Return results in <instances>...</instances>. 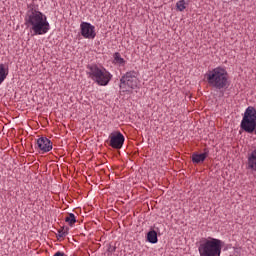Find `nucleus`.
Returning a JSON list of instances; mask_svg holds the SVG:
<instances>
[{"label":"nucleus","mask_w":256,"mask_h":256,"mask_svg":"<svg viewBox=\"0 0 256 256\" xmlns=\"http://www.w3.org/2000/svg\"><path fill=\"white\" fill-rule=\"evenodd\" d=\"M256 126V109L253 106H249L243 115L240 123V130L250 135L255 133Z\"/></svg>","instance_id":"obj_5"},{"label":"nucleus","mask_w":256,"mask_h":256,"mask_svg":"<svg viewBox=\"0 0 256 256\" xmlns=\"http://www.w3.org/2000/svg\"><path fill=\"white\" fill-rule=\"evenodd\" d=\"M205 77L208 85L219 91L218 97H224L225 89L229 87V74H227V70L217 67L208 71Z\"/></svg>","instance_id":"obj_2"},{"label":"nucleus","mask_w":256,"mask_h":256,"mask_svg":"<svg viewBox=\"0 0 256 256\" xmlns=\"http://www.w3.org/2000/svg\"><path fill=\"white\" fill-rule=\"evenodd\" d=\"M139 85V78H137V72H126L120 79V89L123 93H131L132 89H137Z\"/></svg>","instance_id":"obj_6"},{"label":"nucleus","mask_w":256,"mask_h":256,"mask_svg":"<svg viewBox=\"0 0 256 256\" xmlns=\"http://www.w3.org/2000/svg\"><path fill=\"white\" fill-rule=\"evenodd\" d=\"M81 35L84 39H95L97 33L95 32V26L89 22H82L80 25Z\"/></svg>","instance_id":"obj_8"},{"label":"nucleus","mask_w":256,"mask_h":256,"mask_svg":"<svg viewBox=\"0 0 256 256\" xmlns=\"http://www.w3.org/2000/svg\"><path fill=\"white\" fill-rule=\"evenodd\" d=\"M176 7L178 11H185L186 6H185V0H180L176 3Z\"/></svg>","instance_id":"obj_17"},{"label":"nucleus","mask_w":256,"mask_h":256,"mask_svg":"<svg viewBox=\"0 0 256 256\" xmlns=\"http://www.w3.org/2000/svg\"><path fill=\"white\" fill-rule=\"evenodd\" d=\"M204 152L199 154L197 152H194L192 154V163H194V165H199V163H204L205 159H207V157H209V148H204L203 150Z\"/></svg>","instance_id":"obj_10"},{"label":"nucleus","mask_w":256,"mask_h":256,"mask_svg":"<svg viewBox=\"0 0 256 256\" xmlns=\"http://www.w3.org/2000/svg\"><path fill=\"white\" fill-rule=\"evenodd\" d=\"M116 249H117V247L109 244L107 251H108V253H115Z\"/></svg>","instance_id":"obj_18"},{"label":"nucleus","mask_w":256,"mask_h":256,"mask_svg":"<svg viewBox=\"0 0 256 256\" xmlns=\"http://www.w3.org/2000/svg\"><path fill=\"white\" fill-rule=\"evenodd\" d=\"M65 222L68 223L70 227H73L74 223H77V218H75V214L69 213L65 218Z\"/></svg>","instance_id":"obj_15"},{"label":"nucleus","mask_w":256,"mask_h":256,"mask_svg":"<svg viewBox=\"0 0 256 256\" xmlns=\"http://www.w3.org/2000/svg\"><path fill=\"white\" fill-rule=\"evenodd\" d=\"M9 75V68L5 67V64H0V85L7 79Z\"/></svg>","instance_id":"obj_13"},{"label":"nucleus","mask_w":256,"mask_h":256,"mask_svg":"<svg viewBox=\"0 0 256 256\" xmlns=\"http://www.w3.org/2000/svg\"><path fill=\"white\" fill-rule=\"evenodd\" d=\"M87 69L89 70L88 75L92 81H95L97 85L105 86L109 85L113 75L105 69L99 68L97 64L88 65Z\"/></svg>","instance_id":"obj_4"},{"label":"nucleus","mask_w":256,"mask_h":256,"mask_svg":"<svg viewBox=\"0 0 256 256\" xmlns=\"http://www.w3.org/2000/svg\"><path fill=\"white\" fill-rule=\"evenodd\" d=\"M54 256H67L65 255V253L61 252V251H58L54 254Z\"/></svg>","instance_id":"obj_19"},{"label":"nucleus","mask_w":256,"mask_h":256,"mask_svg":"<svg viewBox=\"0 0 256 256\" xmlns=\"http://www.w3.org/2000/svg\"><path fill=\"white\" fill-rule=\"evenodd\" d=\"M109 139V145L112 149H121L125 143V136L119 131L112 132Z\"/></svg>","instance_id":"obj_7"},{"label":"nucleus","mask_w":256,"mask_h":256,"mask_svg":"<svg viewBox=\"0 0 256 256\" xmlns=\"http://www.w3.org/2000/svg\"><path fill=\"white\" fill-rule=\"evenodd\" d=\"M69 234V227H62L60 230H58V237L60 239H63V237L67 236Z\"/></svg>","instance_id":"obj_16"},{"label":"nucleus","mask_w":256,"mask_h":256,"mask_svg":"<svg viewBox=\"0 0 256 256\" xmlns=\"http://www.w3.org/2000/svg\"><path fill=\"white\" fill-rule=\"evenodd\" d=\"M114 63L116 65H125L126 61L121 57V54L119 52L114 53Z\"/></svg>","instance_id":"obj_14"},{"label":"nucleus","mask_w":256,"mask_h":256,"mask_svg":"<svg viewBox=\"0 0 256 256\" xmlns=\"http://www.w3.org/2000/svg\"><path fill=\"white\" fill-rule=\"evenodd\" d=\"M157 235H161L159 232V227H156L155 225L151 228V230L147 233L146 239L148 243L155 244L159 241V238Z\"/></svg>","instance_id":"obj_11"},{"label":"nucleus","mask_w":256,"mask_h":256,"mask_svg":"<svg viewBox=\"0 0 256 256\" xmlns=\"http://www.w3.org/2000/svg\"><path fill=\"white\" fill-rule=\"evenodd\" d=\"M36 145L38 149L42 151V153H49V151L53 149V142H51V140H49V138L47 137L38 138L36 141Z\"/></svg>","instance_id":"obj_9"},{"label":"nucleus","mask_w":256,"mask_h":256,"mask_svg":"<svg viewBox=\"0 0 256 256\" xmlns=\"http://www.w3.org/2000/svg\"><path fill=\"white\" fill-rule=\"evenodd\" d=\"M248 167L256 171V149L252 151L251 155L248 157Z\"/></svg>","instance_id":"obj_12"},{"label":"nucleus","mask_w":256,"mask_h":256,"mask_svg":"<svg viewBox=\"0 0 256 256\" xmlns=\"http://www.w3.org/2000/svg\"><path fill=\"white\" fill-rule=\"evenodd\" d=\"M25 21L26 25L31 27L34 35H45V33L51 29V26L47 21V16L41 13V11L35 9L33 4L28 6Z\"/></svg>","instance_id":"obj_1"},{"label":"nucleus","mask_w":256,"mask_h":256,"mask_svg":"<svg viewBox=\"0 0 256 256\" xmlns=\"http://www.w3.org/2000/svg\"><path fill=\"white\" fill-rule=\"evenodd\" d=\"M225 242L217 238H210L200 244L198 251L200 256H221V249H223Z\"/></svg>","instance_id":"obj_3"}]
</instances>
